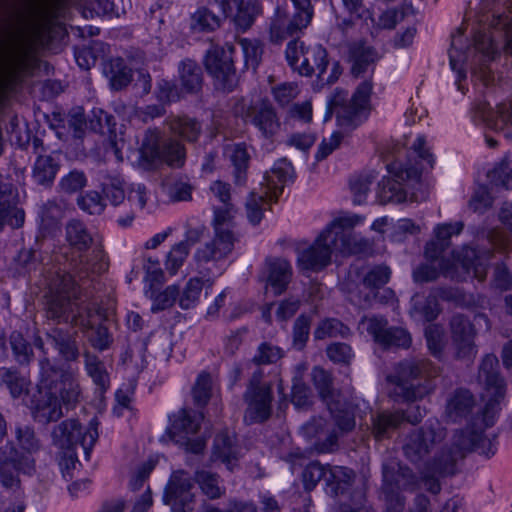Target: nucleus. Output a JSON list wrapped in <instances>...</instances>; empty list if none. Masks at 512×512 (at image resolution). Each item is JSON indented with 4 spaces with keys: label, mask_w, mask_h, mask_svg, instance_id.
Segmentation results:
<instances>
[{
    "label": "nucleus",
    "mask_w": 512,
    "mask_h": 512,
    "mask_svg": "<svg viewBox=\"0 0 512 512\" xmlns=\"http://www.w3.org/2000/svg\"><path fill=\"white\" fill-rule=\"evenodd\" d=\"M70 272L60 274L49 282L51 295L46 304V316L58 323H71L72 326L88 328L90 321L82 314L84 310L76 302L77 278L79 281L92 279L94 276L106 272L109 261L102 246L95 247L89 255L80 254L70 263Z\"/></svg>",
    "instance_id": "nucleus-1"
},
{
    "label": "nucleus",
    "mask_w": 512,
    "mask_h": 512,
    "mask_svg": "<svg viewBox=\"0 0 512 512\" xmlns=\"http://www.w3.org/2000/svg\"><path fill=\"white\" fill-rule=\"evenodd\" d=\"M39 367L40 381L27 406L36 422L47 425L64 416L63 406L74 408L82 392L72 370L52 364L46 356L39 361Z\"/></svg>",
    "instance_id": "nucleus-2"
},
{
    "label": "nucleus",
    "mask_w": 512,
    "mask_h": 512,
    "mask_svg": "<svg viewBox=\"0 0 512 512\" xmlns=\"http://www.w3.org/2000/svg\"><path fill=\"white\" fill-rule=\"evenodd\" d=\"M500 38H505V48L512 54V16L494 14L488 28L478 30L470 42L464 35L461 26L451 34L448 50L450 64H466L467 62L497 61L502 50Z\"/></svg>",
    "instance_id": "nucleus-3"
},
{
    "label": "nucleus",
    "mask_w": 512,
    "mask_h": 512,
    "mask_svg": "<svg viewBox=\"0 0 512 512\" xmlns=\"http://www.w3.org/2000/svg\"><path fill=\"white\" fill-rule=\"evenodd\" d=\"M497 415V404L489 401L482 414L476 417L471 425L456 430L450 444L445 446L453 458L442 469L451 470L453 461L458 463L471 451H476L487 458L494 456L498 449V434L488 430L494 426Z\"/></svg>",
    "instance_id": "nucleus-4"
},
{
    "label": "nucleus",
    "mask_w": 512,
    "mask_h": 512,
    "mask_svg": "<svg viewBox=\"0 0 512 512\" xmlns=\"http://www.w3.org/2000/svg\"><path fill=\"white\" fill-rule=\"evenodd\" d=\"M51 27L49 12L37 9L24 25L0 28V58H32L36 48L48 42Z\"/></svg>",
    "instance_id": "nucleus-5"
},
{
    "label": "nucleus",
    "mask_w": 512,
    "mask_h": 512,
    "mask_svg": "<svg viewBox=\"0 0 512 512\" xmlns=\"http://www.w3.org/2000/svg\"><path fill=\"white\" fill-rule=\"evenodd\" d=\"M440 369L426 358H406L394 366L387 380L394 384L404 401L415 402L432 393Z\"/></svg>",
    "instance_id": "nucleus-6"
},
{
    "label": "nucleus",
    "mask_w": 512,
    "mask_h": 512,
    "mask_svg": "<svg viewBox=\"0 0 512 512\" xmlns=\"http://www.w3.org/2000/svg\"><path fill=\"white\" fill-rule=\"evenodd\" d=\"M371 92L372 83L369 80L359 84L350 99L347 92L336 90L328 101L324 120L328 121L334 113L339 126L346 129L355 128L370 110Z\"/></svg>",
    "instance_id": "nucleus-7"
},
{
    "label": "nucleus",
    "mask_w": 512,
    "mask_h": 512,
    "mask_svg": "<svg viewBox=\"0 0 512 512\" xmlns=\"http://www.w3.org/2000/svg\"><path fill=\"white\" fill-rule=\"evenodd\" d=\"M448 247H442L437 240H432L425 247L427 259L440 260L439 267L442 274L453 280L462 281L473 272L475 278L483 281L487 275L488 261L493 256L491 251L478 254L474 248H465L461 259H457L451 266L445 265L443 254Z\"/></svg>",
    "instance_id": "nucleus-8"
},
{
    "label": "nucleus",
    "mask_w": 512,
    "mask_h": 512,
    "mask_svg": "<svg viewBox=\"0 0 512 512\" xmlns=\"http://www.w3.org/2000/svg\"><path fill=\"white\" fill-rule=\"evenodd\" d=\"M343 399L337 404L333 411H330L332 423L322 417L313 418L306 425L309 434L319 436L315 443V449L318 453H329L338 446L339 437L351 432L355 428V417L351 411L342 408Z\"/></svg>",
    "instance_id": "nucleus-9"
},
{
    "label": "nucleus",
    "mask_w": 512,
    "mask_h": 512,
    "mask_svg": "<svg viewBox=\"0 0 512 512\" xmlns=\"http://www.w3.org/2000/svg\"><path fill=\"white\" fill-rule=\"evenodd\" d=\"M224 205V208L214 209V238L202 247H199L194 253V259L199 264L219 261L227 257L234 248L235 238L233 233L223 227L233 217L234 206L231 203Z\"/></svg>",
    "instance_id": "nucleus-10"
},
{
    "label": "nucleus",
    "mask_w": 512,
    "mask_h": 512,
    "mask_svg": "<svg viewBox=\"0 0 512 512\" xmlns=\"http://www.w3.org/2000/svg\"><path fill=\"white\" fill-rule=\"evenodd\" d=\"M445 437L446 430L441 423L428 420L425 425L409 434L403 446L404 455L410 462L423 466L425 462L432 461L428 457Z\"/></svg>",
    "instance_id": "nucleus-11"
},
{
    "label": "nucleus",
    "mask_w": 512,
    "mask_h": 512,
    "mask_svg": "<svg viewBox=\"0 0 512 512\" xmlns=\"http://www.w3.org/2000/svg\"><path fill=\"white\" fill-rule=\"evenodd\" d=\"M417 483V477L410 468L384 464L381 493L386 503V512H402L405 498L400 492L413 491L416 489Z\"/></svg>",
    "instance_id": "nucleus-12"
},
{
    "label": "nucleus",
    "mask_w": 512,
    "mask_h": 512,
    "mask_svg": "<svg viewBox=\"0 0 512 512\" xmlns=\"http://www.w3.org/2000/svg\"><path fill=\"white\" fill-rule=\"evenodd\" d=\"M264 372L257 369L250 377L243 400L247 405L244 419L248 423L266 421L272 412V384L264 381Z\"/></svg>",
    "instance_id": "nucleus-13"
},
{
    "label": "nucleus",
    "mask_w": 512,
    "mask_h": 512,
    "mask_svg": "<svg viewBox=\"0 0 512 512\" xmlns=\"http://www.w3.org/2000/svg\"><path fill=\"white\" fill-rule=\"evenodd\" d=\"M98 424L96 418L87 426L78 419H66L53 428L52 442L58 449H75L80 445L88 455L98 438Z\"/></svg>",
    "instance_id": "nucleus-14"
},
{
    "label": "nucleus",
    "mask_w": 512,
    "mask_h": 512,
    "mask_svg": "<svg viewBox=\"0 0 512 512\" xmlns=\"http://www.w3.org/2000/svg\"><path fill=\"white\" fill-rule=\"evenodd\" d=\"M390 177H385L378 184L377 197L381 204L401 203L405 201L407 192L404 183L407 181H418L420 171L416 167L403 168L398 162L387 164Z\"/></svg>",
    "instance_id": "nucleus-15"
},
{
    "label": "nucleus",
    "mask_w": 512,
    "mask_h": 512,
    "mask_svg": "<svg viewBox=\"0 0 512 512\" xmlns=\"http://www.w3.org/2000/svg\"><path fill=\"white\" fill-rule=\"evenodd\" d=\"M235 112L248 120L267 139L274 137L280 130V119L269 99H260L248 106L239 101Z\"/></svg>",
    "instance_id": "nucleus-16"
},
{
    "label": "nucleus",
    "mask_w": 512,
    "mask_h": 512,
    "mask_svg": "<svg viewBox=\"0 0 512 512\" xmlns=\"http://www.w3.org/2000/svg\"><path fill=\"white\" fill-rule=\"evenodd\" d=\"M201 419L200 414H192L182 409L173 416L167 435L173 442L185 447L186 451L194 454L202 453L206 445L205 441L201 438H191L199 430Z\"/></svg>",
    "instance_id": "nucleus-17"
},
{
    "label": "nucleus",
    "mask_w": 512,
    "mask_h": 512,
    "mask_svg": "<svg viewBox=\"0 0 512 512\" xmlns=\"http://www.w3.org/2000/svg\"><path fill=\"white\" fill-rule=\"evenodd\" d=\"M142 151L152 160H160L170 167L184 165L186 152L184 145L172 138H161L157 131H148L142 144Z\"/></svg>",
    "instance_id": "nucleus-18"
},
{
    "label": "nucleus",
    "mask_w": 512,
    "mask_h": 512,
    "mask_svg": "<svg viewBox=\"0 0 512 512\" xmlns=\"http://www.w3.org/2000/svg\"><path fill=\"white\" fill-rule=\"evenodd\" d=\"M362 221L358 215L339 217L329 225L331 237L334 238V250L342 254H357L369 247V242L356 235L352 229Z\"/></svg>",
    "instance_id": "nucleus-19"
},
{
    "label": "nucleus",
    "mask_w": 512,
    "mask_h": 512,
    "mask_svg": "<svg viewBox=\"0 0 512 512\" xmlns=\"http://www.w3.org/2000/svg\"><path fill=\"white\" fill-rule=\"evenodd\" d=\"M35 461L31 456L20 454L15 446L8 442L0 447V482L6 488L16 487L19 483L18 472L31 474Z\"/></svg>",
    "instance_id": "nucleus-20"
},
{
    "label": "nucleus",
    "mask_w": 512,
    "mask_h": 512,
    "mask_svg": "<svg viewBox=\"0 0 512 512\" xmlns=\"http://www.w3.org/2000/svg\"><path fill=\"white\" fill-rule=\"evenodd\" d=\"M334 238L327 226L314 243L305 249H298L297 263L301 270L320 271L331 261L334 250Z\"/></svg>",
    "instance_id": "nucleus-21"
},
{
    "label": "nucleus",
    "mask_w": 512,
    "mask_h": 512,
    "mask_svg": "<svg viewBox=\"0 0 512 512\" xmlns=\"http://www.w3.org/2000/svg\"><path fill=\"white\" fill-rule=\"evenodd\" d=\"M362 324L366 325V330L374 340L385 347L408 348L411 344L412 339L408 331L401 327H388L384 317H365Z\"/></svg>",
    "instance_id": "nucleus-22"
},
{
    "label": "nucleus",
    "mask_w": 512,
    "mask_h": 512,
    "mask_svg": "<svg viewBox=\"0 0 512 512\" xmlns=\"http://www.w3.org/2000/svg\"><path fill=\"white\" fill-rule=\"evenodd\" d=\"M192 488L193 483L185 471L174 472L165 490V503L171 505L173 512H191L194 502Z\"/></svg>",
    "instance_id": "nucleus-23"
},
{
    "label": "nucleus",
    "mask_w": 512,
    "mask_h": 512,
    "mask_svg": "<svg viewBox=\"0 0 512 512\" xmlns=\"http://www.w3.org/2000/svg\"><path fill=\"white\" fill-rule=\"evenodd\" d=\"M450 335L457 358L470 359L476 354L474 339L476 329L468 317L462 314L453 315L450 323Z\"/></svg>",
    "instance_id": "nucleus-24"
},
{
    "label": "nucleus",
    "mask_w": 512,
    "mask_h": 512,
    "mask_svg": "<svg viewBox=\"0 0 512 512\" xmlns=\"http://www.w3.org/2000/svg\"><path fill=\"white\" fill-rule=\"evenodd\" d=\"M219 6L225 17H231L237 29L246 31L257 16L262 14L259 0H219Z\"/></svg>",
    "instance_id": "nucleus-25"
},
{
    "label": "nucleus",
    "mask_w": 512,
    "mask_h": 512,
    "mask_svg": "<svg viewBox=\"0 0 512 512\" xmlns=\"http://www.w3.org/2000/svg\"><path fill=\"white\" fill-rule=\"evenodd\" d=\"M453 456L444 446L438 453L434 455L431 462H425V464L421 468V476L425 483L426 489L433 493L437 494L440 489V483L438 481V477L453 475L456 472L457 462L453 461L451 470H443L444 465L450 460H452Z\"/></svg>",
    "instance_id": "nucleus-26"
},
{
    "label": "nucleus",
    "mask_w": 512,
    "mask_h": 512,
    "mask_svg": "<svg viewBox=\"0 0 512 512\" xmlns=\"http://www.w3.org/2000/svg\"><path fill=\"white\" fill-rule=\"evenodd\" d=\"M292 177V164L286 158H281L265 173L261 189H265V194H270V200L276 199L282 192L285 183L291 180Z\"/></svg>",
    "instance_id": "nucleus-27"
},
{
    "label": "nucleus",
    "mask_w": 512,
    "mask_h": 512,
    "mask_svg": "<svg viewBox=\"0 0 512 512\" xmlns=\"http://www.w3.org/2000/svg\"><path fill=\"white\" fill-rule=\"evenodd\" d=\"M267 283L274 290L275 295L282 294L291 281L293 270L290 262L284 258H267Z\"/></svg>",
    "instance_id": "nucleus-28"
},
{
    "label": "nucleus",
    "mask_w": 512,
    "mask_h": 512,
    "mask_svg": "<svg viewBox=\"0 0 512 512\" xmlns=\"http://www.w3.org/2000/svg\"><path fill=\"white\" fill-rule=\"evenodd\" d=\"M24 211L17 207L11 185L0 184V228L8 224L18 228L24 223Z\"/></svg>",
    "instance_id": "nucleus-29"
},
{
    "label": "nucleus",
    "mask_w": 512,
    "mask_h": 512,
    "mask_svg": "<svg viewBox=\"0 0 512 512\" xmlns=\"http://www.w3.org/2000/svg\"><path fill=\"white\" fill-rule=\"evenodd\" d=\"M67 202L62 198H54L45 202L40 210V229L43 235H52L59 230L60 222L65 216Z\"/></svg>",
    "instance_id": "nucleus-30"
},
{
    "label": "nucleus",
    "mask_w": 512,
    "mask_h": 512,
    "mask_svg": "<svg viewBox=\"0 0 512 512\" xmlns=\"http://www.w3.org/2000/svg\"><path fill=\"white\" fill-rule=\"evenodd\" d=\"M76 334V332L70 333L69 331L55 327L50 329L46 336L47 340L58 351L62 359L67 362H73L80 356Z\"/></svg>",
    "instance_id": "nucleus-31"
},
{
    "label": "nucleus",
    "mask_w": 512,
    "mask_h": 512,
    "mask_svg": "<svg viewBox=\"0 0 512 512\" xmlns=\"http://www.w3.org/2000/svg\"><path fill=\"white\" fill-rule=\"evenodd\" d=\"M499 361L495 355H486L480 365L478 378L495 398L504 395V380L499 375Z\"/></svg>",
    "instance_id": "nucleus-32"
},
{
    "label": "nucleus",
    "mask_w": 512,
    "mask_h": 512,
    "mask_svg": "<svg viewBox=\"0 0 512 512\" xmlns=\"http://www.w3.org/2000/svg\"><path fill=\"white\" fill-rule=\"evenodd\" d=\"M312 380L320 398L327 405L329 411L334 410V406L340 403L342 395L333 387L332 375L321 367L312 369Z\"/></svg>",
    "instance_id": "nucleus-33"
},
{
    "label": "nucleus",
    "mask_w": 512,
    "mask_h": 512,
    "mask_svg": "<svg viewBox=\"0 0 512 512\" xmlns=\"http://www.w3.org/2000/svg\"><path fill=\"white\" fill-rule=\"evenodd\" d=\"M65 240L72 249L80 253L89 250L94 243L93 234L88 227L78 219H70L66 223Z\"/></svg>",
    "instance_id": "nucleus-34"
},
{
    "label": "nucleus",
    "mask_w": 512,
    "mask_h": 512,
    "mask_svg": "<svg viewBox=\"0 0 512 512\" xmlns=\"http://www.w3.org/2000/svg\"><path fill=\"white\" fill-rule=\"evenodd\" d=\"M76 64H113L110 46L99 41L75 51Z\"/></svg>",
    "instance_id": "nucleus-35"
},
{
    "label": "nucleus",
    "mask_w": 512,
    "mask_h": 512,
    "mask_svg": "<svg viewBox=\"0 0 512 512\" xmlns=\"http://www.w3.org/2000/svg\"><path fill=\"white\" fill-rule=\"evenodd\" d=\"M436 292L437 295L430 294L429 296H424L416 294L412 298V310L426 321H433L439 314L436 297L448 298L451 294V292L443 289H439Z\"/></svg>",
    "instance_id": "nucleus-36"
},
{
    "label": "nucleus",
    "mask_w": 512,
    "mask_h": 512,
    "mask_svg": "<svg viewBox=\"0 0 512 512\" xmlns=\"http://www.w3.org/2000/svg\"><path fill=\"white\" fill-rule=\"evenodd\" d=\"M212 460H220L229 470H233V461L237 459L235 439L227 432L219 433L214 440Z\"/></svg>",
    "instance_id": "nucleus-37"
},
{
    "label": "nucleus",
    "mask_w": 512,
    "mask_h": 512,
    "mask_svg": "<svg viewBox=\"0 0 512 512\" xmlns=\"http://www.w3.org/2000/svg\"><path fill=\"white\" fill-rule=\"evenodd\" d=\"M167 125L171 133L188 142L196 141L202 131L201 124L196 119L188 116L170 117L167 119Z\"/></svg>",
    "instance_id": "nucleus-38"
},
{
    "label": "nucleus",
    "mask_w": 512,
    "mask_h": 512,
    "mask_svg": "<svg viewBox=\"0 0 512 512\" xmlns=\"http://www.w3.org/2000/svg\"><path fill=\"white\" fill-rule=\"evenodd\" d=\"M404 422V413L402 411L381 412L372 419V433L377 440L389 436Z\"/></svg>",
    "instance_id": "nucleus-39"
},
{
    "label": "nucleus",
    "mask_w": 512,
    "mask_h": 512,
    "mask_svg": "<svg viewBox=\"0 0 512 512\" xmlns=\"http://www.w3.org/2000/svg\"><path fill=\"white\" fill-rule=\"evenodd\" d=\"M355 474L351 469L341 466L331 467L326 473V484L329 492L334 495H342L351 486Z\"/></svg>",
    "instance_id": "nucleus-40"
},
{
    "label": "nucleus",
    "mask_w": 512,
    "mask_h": 512,
    "mask_svg": "<svg viewBox=\"0 0 512 512\" xmlns=\"http://www.w3.org/2000/svg\"><path fill=\"white\" fill-rule=\"evenodd\" d=\"M217 90L232 91L239 82V74L234 66H205Z\"/></svg>",
    "instance_id": "nucleus-41"
},
{
    "label": "nucleus",
    "mask_w": 512,
    "mask_h": 512,
    "mask_svg": "<svg viewBox=\"0 0 512 512\" xmlns=\"http://www.w3.org/2000/svg\"><path fill=\"white\" fill-rule=\"evenodd\" d=\"M474 400L470 392L466 390H457L447 401L446 415L455 422L465 417L472 409Z\"/></svg>",
    "instance_id": "nucleus-42"
},
{
    "label": "nucleus",
    "mask_w": 512,
    "mask_h": 512,
    "mask_svg": "<svg viewBox=\"0 0 512 512\" xmlns=\"http://www.w3.org/2000/svg\"><path fill=\"white\" fill-rule=\"evenodd\" d=\"M59 169L60 163L52 156H39L34 163L32 176L40 185H51Z\"/></svg>",
    "instance_id": "nucleus-43"
},
{
    "label": "nucleus",
    "mask_w": 512,
    "mask_h": 512,
    "mask_svg": "<svg viewBox=\"0 0 512 512\" xmlns=\"http://www.w3.org/2000/svg\"><path fill=\"white\" fill-rule=\"evenodd\" d=\"M194 480L202 493L211 500L219 499L225 494V487L220 485L218 474L204 469L197 470Z\"/></svg>",
    "instance_id": "nucleus-44"
},
{
    "label": "nucleus",
    "mask_w": 512,
    "mask_h": 512,
    "mask_svg": "<svg viewBox=\"0 0 512 512\" xmlns=\"http://www.w3.org/2000/svg\"><path fill=\"white\" fill-rule=\"evenodd\" d=\"M83 356L87 374L101 392L106 391L110 385V379L104 363L88 351L84 352Z\"/></svg>",
    "instance_id": "nucleus-45"
},
{
    "label": "nucleus",
    "mask_w": 512,
    "mask_h": 512,
    "mask_svg": "<svg viewBox=\"0 0 512 512\" xmlns=\"http://www.w3.org/2000/svg\"><path fill=\"white\" fill-rule=\"evenodd\" d=\"M225 153L234 166V177L237 185H242L246 180V169L249 162V154L244 144H235L226 147Z\"/></svg>",
    "instance_id": "nucleus-46"
},
{
    "label": "nucleus",
    "mask_w": 512,
    "mask_h": 512,
    "mask_svg": "<svg viewBox=\"0 0 512 512\" xmlns=\"http://www.w3.org/2000/svg\"><path fill=\"white\" fill-rule=\"evenodd\" d=\"M220 25V18L206 7H199L190 16V29L193 32H212Z\"/></svg>",
    "instance_id": "nucleus-47"
},
{
    "label": "nucleus",
    "mask_w": 512,
    "mask_h": 512,
    "mask_svg": "<svg viewBox=\"0 0 512 512\" xmlns=\"http://www.w3.org/2000/svg\"><path fill=\"white\" fill-rule=\"evenodd\" d=\"M380 59V52L366 42H355L349 46L348 60L353 64H374Z\"/></svg>",
    "instance_id": "nucleus-48"
},
{
    "label": "nucleus",
    "mask_w": 512,
    "mask_h": 512,
    "mask_svg": "<svg viewBox=\"0 0 512 512\" xmlns=\"http://www.w3.org/2000/svg\"><path fill=\"white\" fill-rule=\"evenodd\" d=\"M260 190V192L252 191L245 203L247 218L253 225L259 224L262 220L263 206L267 199H270V194H265V189L260 188Z\"/></svg>",
    "instance_id": "nucleus-49"
},
{
    "label": "nucleus",
    "mask_w": 512,
    "mask_h": 512,
    "mask_svg": "<svg viewBox=\"0 0 512 512\" xmlns=\"http://www.w3.org/2000/svg\"><path fill=\"white\" fill-rule=\"evenodd\" d=\"M350 335V329L338 319H325L321 321L314 330L315 339H325L332 337L346 338Z\"/></svg>",
    "instance_id": "nucleus-50"
},
{
    "label": "nucleus",
    "mask_w": 512,
    "mask_h": 512,
    "mask_svg": "<svg viewBox=\"0 0 512 512\" xmlns=\"http://www.w3.org/2000/svg\"><path fill=\"white\" fill-rule=\"evenodd\" d=\"M88 178L84 171L73 169L63 175L58 183V189L64 194H75L87 186Z\"/></svg>",
    "instance_id": "nucleus-51"
},
{
    "label": "nucleus",
    "mask_w": 512,
    "mask_h": 512,
    "mask_svg": "<svg viewBox=\"0 0 512 512\" xmlns=\"http://www.w3.org/2000/svg\"><path fill=\"white\" fill-rule=\"evenodd\" d=\"M103 73L114 90H121L133 80V71L130 66H104Z\"/></svg>",
    "instance_id": "nucleus-52"
},
{
    "label": "nucleus",
    "mask_w": 512,
    "mask_h": 512,
    "mask_svg": "<svg viewBox=\"0 0 512 512\" xmlns=\"http://www.w3.org/2000/svg\"><path fill=\"white\" fill-rule=\"evenodd\" d=\"M235 48L233 45L211 44L205 52L203 64H233V54Z\"/></svg>",
    "instance_id": "nucleus-53"
},
{
    "label": "nucleus",
    "mask_w": 512,
    "mask_h": 512,
    "mask_svg": "<svg viewBox=\"0 0 512 512\" xmlns=\"http://www.w3.org/2000/svg\"><path fill=\"white\" fill-rule=\"evenodd\" d=\"M9 343L16 361L22 365L29 364L33 358V350L23 335L18 331H13L10 334Z\"/></svg>",
    "instance_id": "nucleus-54"
},
{
    "label": "nucleus",
    "mask_w": 512,
    "mask_h": 512,
    "mask_svg": "<svg viewBox=\"0 0 512 512\" xmlns=\"http://www.w3.org/2000/svg\"><path fill=\"white\" fill-rule=\"evenodd\" d=\"M487 176L491 184L512 189V166L507 158L489 171Z\"/></svg>",
    "instance_id": "nucleus-55"
},
{
    "label": "nucleus",
    "mask_w": 512,
    "mask_h": 512,
    "mask_svg": "<svg viewBox=\"0 0 512 512\" xmlns=\"http://www.w3.org/2000/svg\"><path fill=\"white\" fill-rule=\"evenodd\" d=\"M211 390L212 377L208 372L203 371L198 375L192 388L194 402L198 406L206 405L211 397Z\"/></svg>",
    "instance_id": "nucleus-56"
},
{
    "label": "nucleus",
    "mask_w": 512,
    "mask_h": 512,
    "mask_svg": "<svg viewBox=\"0 0 512 512\" xmlns=\"http://www.w3.org/2000/svg\"><path fill=\"white\" fill-rule=\"evenodd\" d=\"M391 270L386 265H377L372 267L363 278V285L370 289L376 290L383 287L390 279Z\"/></svg>",
    "instance_id": "nucleus-57"
},
{
    "label": "nucleus",
    "mask_w": 512,
    "mask_h": 512,
    "mask_svg": "<svg viewBox=\"0 0 512 512\" xmlns=\"http://www.w3.org/2000/svg\"><path fill=\"white\" fill-rule=\"evenodd\" d=\"M77 205L82 211L90 215L101 214L106 206L97 191H88L85 194L79 195L77 197Z\"/></svg>",
    "instance_id": "nucleus-58"
},
{
    "label": "nucleus",
    "mask_w": 512,
    "mask_h": 512,
    "mask_svg": "<svg viewBox=\"0 0 512 512\" xmlns=\"http://www.w3.org/2000/svg\"><path fill=\"white\" fill-rule=\"evenodd\" d=\"M282 357L283 351L279 347L265 342L258 347L251 362L256 365H268L276 363Z\"/></svg>",
    "instance_id": "nucleus-59"
},
{
    "label": "nucleus",
    "mask_w": 512,
    "mask_h": 512,
    "mask_svg": "<svg viewBox=\"0 0 512 512\" xmlns=\"http://www.w3.org/2000/svg\"><path fill=\"white\" fill-rule=\"evenodd\" d=\"M189 255L188 247L184 243L175 244L167 255L165 268L169 274L175 275Z\"/></svg>",
    "instance_id": "nucleus-60"
},
{
    "label": "nucleus",
    "mask_w": 512,
    "mask_h": 512,
    "mask_svg": "<svg viewBox=\"0 0 512 512\" xmlns=\"http://www.w3.org/2000/svg\"><path fill=\"white\" fill-rule=\"evenodd\" d=\"M311 319L306 315H300L293 325V347L302 350L309 338Z\"/></svg>",
    "instance_id": "nucleus-61"
},
{
    "label": "nucleus",
    "mask_w": 512,
    "mask_h": 512,
    "mask_svg": "<svg viewBox=\"0 0 512 512\" xmlns=\"http://www.w3.org/2000/svg\"><path fill=\"white\" fill-rule=\"evenodd\" d=\"M296 12L292 16V18L288 21V30L290 33H294V35L302 32L306 29L313 18L314 10L313 8H305V7H295Z\"/></svg>",
    "instance_id": "nucleus-62"
},
{
    "label": "nucleus",
    "mask_w": 512,
    "mask_h": 512,
    "mask_svg": "<svg viewBox=\"0 0 512 512\" xmlns=\"http://www.w3.org/2000/svg\"><path fill=\"white\" fill-rule=\"evenodd\" d=\"M102 191L113 205H119L125 199L123 180L119 177H108L102 184Z\"/></svg>",
    "instance_id": "nucleus-63"
},
{
    "label": "nucleus",
    "mask_w": 512,
    "mask_h": 512,
    "mask_svg": "<svg viewBox=\"0 0 512 512\" xmlns=\"http://www.w3.org/2000/svg\"><path fill=\"white\" fill-rule=\"evenodd\" d=\"M3 381L14 398H18L28 392L30 381L17 372H6Z\"/></svg>",
    "instance_id": "nucleus-64"
}]
</instances>
